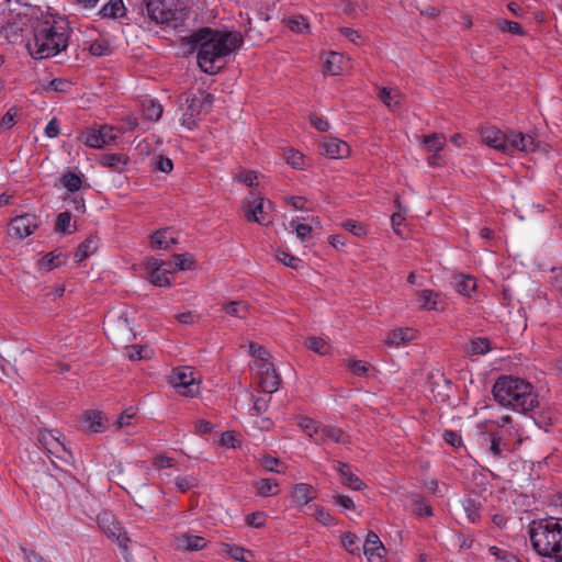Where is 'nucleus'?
I'll return each instance as SVG.
<instances>
[{
	"mask_svg": "<svg viewBox=\"0 0 562 562\" xmlns=\"http://www.w3.org/2000/svg\"><path fill=\"white\" fill-rule=\"evenodd\" d=\"M191 42L199 44L196 57L201 70L214 75L224 67L225 58L243 44V37L239 33L204 27L191 35Z\"/></svg>",
	"mask_w": 562,
	"mask_h": 562,
	"instance_id": "1",
	"label": "nucleus"
},
{
	"mask_svg": "<svg viewBox=\"0 0 562 562\" xmlns=\"http://www.w3.org/2000/svg\"><path fill=\"white\" fill-rule=\"evenodd\" d=\"M492 393L498 404L522 414L533 411L539 405L533 385L517 376H499L493 385Z\"/></svg>",
	"mask_w": 562,
	"mask_h": 562,
	"instance_id": "2",
	"label": "nucleus"
},
{
	"mask_svg": "<svg viewBox=\"0 0 562 562\" xmlns=\"http://www.w3.org/2000/svg\"><path fill=\"white\" fill-rule=\"evenodd\" d=\"M68 44V32L64 23L52 19L38 22L34 26L33 40L27 43L32 57L45 59L64 50Z\"/></svg>",
	"mask_w": 562,
	"mask_h": 562,
	"instance_id": "3",
	"label": "nucleus"
},
{
	"mask_svg": "<svg viewBox=\"0 0 562 562\" xmlns=\"http://www.w3.org/2000/svg\"><path fill=\"white\" fill-rule=\"evenodd\" d=\"M529 536L532 548L540 557L562 562V520L548 518L533 521Z\"/></svg>",
	"mask_w": 562,
	"mask_h": 562,
	"instance_id": "4",
	"label": "nucleus"
},
{
	"mask_svg": "<svg viewBox=\"0 0 562 562\" xmlns=\"http://www.w3.org/2000/svg\"><path fill=\"white\" fill-rule=\"evenodd\" d=\"M148 19L157 25H173L182 20L183 3L180 0H145Z\"/></svg>",
	"mask_w": 562,
	"mask_h": 562,
	"instance_id": "5",
	"label": "nucleus"
},
{
	"mask_svg": "<svg viewBox=\"0 0 562 562\" xmlns=\"http://www.w3.org/2000/svg\"><path fill=\"white\" fill-rule=\"evenodd\" d=\"M213 94L198 90L195 93L186 94L184 102L187 108L182 114L181 123L188 130L196 126L195 117L200 114H206L213 105Z\"/></svg>",
	"mask_w": 562,
	"mask_h": 562,
	"instance_id": "6",
	"label": "nucleus"
},
{
	"mask_svg": "<svg viewBox=\"0 0 562 562\" xmlns=\"http://www.w3.org/2000/svg\"><path fill=\"white\" fill-rule=\"evenodd\" d=\"M106 335L116 341H130L135 338L126 314L108 315L104 319Z\"/></svg>",
	"mask_w": 562,
	"mask_h": 562,
	"instance_id": "7",
	"label": "nucleus"
},
{
	"mask_svg": "<svg viewBox=\"0 0 562 562\" xmlns=\"http://www.w3.org/2000/svg\"><path fill=\"white\" fill-rule=\"evenodd\" d=\"M251 368L257 371L259 385L263 392L272 394L278 391L281 378L269 361H254Z\"/></svg>",
	"mask_w": 562,
	"mask_h": 562,
	"instance_id": "8",
	"label": "nucleus"
},
{
	"mask_svg": "<svg viewBox=\"0 0 562 562\" xmlns=\"http://www.w3.org/2000/svg\"><path fill=\"white\" fill-rule=\"evenodd\" d=\"M170 383L177 389H183L182 394L186 396H194L199 393V384L190 367L175 369L170 375Z\"/></svg>",
	"mask_w": 562,
	"mask_h": 562,
	"instance_id": "9",
	"label": "nucleus"
},
{
	"mask_svg": "<svg viewBox=\"0 0 562 562\" xmlns=\"http://www.w3.org/2000/svg\"><path fill=\"white\" fill-rule=\"evenodd\" d=\"M243 212L247 222H254L260 225H267L266 222V201L263 198L255 196L250 192L249 196L243 202Z\"/></svg>",
	"mask_w": 562,
	"mask_h": 562,
	"instance_id": "10",
	"label": "nucleus"
},
{
	"mask_svg": "<svg viewBox=\"0 0 562 562\" xmlns=\"http://www.w3.org/2000/svg\"><path fill=\"white\" fill-rule=\"evenodd\" d=\"M492 422L485 420L479 425L480 430L485 436L484 440H490V452L493 457H502L504 450L507 449V445L504 439V430H494L492 428Z\"/></svg>",
	"mask_w": 562,
	"mask_h": 562,
	"instance_id": "11",
	"label": "nucleus"
},
{
	"mask_svg": "<svg viewBox=\"0 0 562 562\" xmlns=\"http://www.w3.org/2000/svg\"><path fill=\"white\" fill-rule=\"evenodd\" d=\"M532 136L522 133L510 132L506 134L504 154H512L516 150L532 153L536 150Z\"/></svg>",
	"mask_w": 562,
	"mask_h": 562,
	"instance_id": "12",
	"label": "nucleus"
},
{
	"mask_svg": "<svg viewBox=\"0 0 562 562\" xmlns=\"http://www.w3.org/2000/svg\"><path fill=\"white\" fill-rule=\"evenodd\" d=\"M38 442L47 451L49 456L63 459L61 452L71 457V452L60 441V437L56 436L53 430H42L38 434Z\"/></svg>",
	"mask_w": 562,
	"mask_h": 562,
	"instance_id": "13",
	"label": "nucleus"
},
{
	"mask_svg": "<svg viewBox=\"0 0 562 562\" xmlns=\"http://www.w3.org/2000/svg\"><path fill=\"white\" fill-rule=\"evenodd\" d=\"M10 226L16 237L25 238L36 231L38 227V220L36 215L25 213L14 217L11 221Z\"/></svg>",
	"mask_w": 562,
	"mask_h": 562,
	"instance_id": "14",
	"label": "nucleus"
},
{
	"mask_svg": "<svg viewBox=\"0 0 562 562\" xmlns=\"http://www.w3.org/2000/svg\"><path fill=\"white\" fill-rule=\"evenodd\" d=\"M112 132V127L106 125L100 128H91L86 133L85 144L93 148H101L114 139Z\"/></svg>",
	"mask_w": 562,
	"mask_h": 562,
	"instance_id": "15",
	"label": "nucleus"
},
{
	"mask_svg": "<svg viewBox=\"0 0 562 562\" xmlns=\"http://www.w3.org/2000/svg\"><path fill=\"white\" fill-rule=\"evenodd\" d=\"M319 151L333 159L344 158L349 155V146L335 137L324 138L319 143Z\"/></svg>",
	"mask_w": 562,
	"mask_h": 562,
	"instance_id": "16",
	"label": "nucleus"
},
{
	"mask_svg": "<svg viewBox=\"0 0 562 562\" xmlns=\"http://www.w3.org/2000/svg\"><path fill=\"white\" fill-rule=\"evenodd\" d=\"M316 443L334 441L337 443L346 445L349 442V436H347L342 429L333 426H319L317 436L314 438Z\"/></svg>",
	"mask_w": 562,
	"mask_h": 562,
	"instance_id": "17",
	"label": "nucleus"
},
{
	"mask_svg": "<svg viewBox=\"0 0 562 562\" xmlns=\"http://www.w3.org/2000/svg\"><path fill=\"white\" fill-rule=\"evenodd\" d=\"M481 137L485 145L498 150L504 151L506 133L495 126H487L482 128Z\"/></svg>",
	"mask_w": 562,
	"mask_h": 562,
	"instance_id": "18",
	"label": "nucleus"
},
{
	"mask_svg": "<svg viewBox=\"0 0 562 562\" xmlns=\"http://www.w3.org/2000/svg\"><path fill=\"white\" fill-rule=\"evenodd\" d=\"M336 469L340 474V480L344 485L355 491H361L364 487V483L350 471L347 463L339 461L337 462Z\"/></svg>",
	"mask_w": 562,
	"mask_h": 562,
	"instance_id": "19",
	"label": "nucleus"
},
{
	"mask_svg": "<svg viewBox=\"0 0 562 562\" xmlns=\"http://www.w3.org/2000/svg\"><path fill=\"white\" fill-rule=\"evenodd\" d=\"M291 495L297 504L306 505L315 498V491L312 485L300 483L293 487Z\"/></svg>",
	"mask_w": 562,
	"mask_h": 562,
	"instance_id": "20",
	"label": "nucleus"
},
{
	"mask_svg": "<svg viewBox=\"0 0 562 562\" xmlns=\"http://www.w3.org/2000/svg\"><path fill=\"white\" fill-rule=\"evenodd\" d=\"M151 246L158 249H169L171 245L177 243V239L171 236L169 228H164L155 232L150 237Z\"/></svg>",
	"mask_w": 562,
	"mask_h": 562,
	"instance_id": "21",
	"label": "nucleus"
},
{
	"mask_svg": "<svg viewBox=\"0 0 562 562\" xmlns=\"http://www.w3.org/2000/svg\"><path fill=\"white\" fill-rule=\"evenodd\" d=\"M98 14L101 18L106 19H116L123 16L125 14L123 0H109V2L100 9Z\"/></svg>",
	"mask_w": 562,
	"mask_h": 562,
	"instance_id": "22",
	"label": "nucleus"
},
{
	"mask_svg": "<svg viewBox=\"0 0 562 562\" xmlns=\"http://www.w3.org/2000/svg\"><path fill=\"white\" fill-rule=\"evenodd\" d=\"M223 311L228 315L245 319L249 315V305L245 301H231L222 304Z\"/></svg>",
	"mask_w": 562,
	"mask_h": 562,
	"instance_id": "23",
	"label": "nucleus"
},
{
	"mask_svg": "<svg viewBox=\"0 0 562 562\" xmlns=\"http://www.w3.org/2000/svg\"><path fill=\"white\" fill-rule=\"evenodd\" d=\"M98 237L97 236H88L79 246L75 254V259L77 262H80L88 258L90 255H93L98 249Z\"/></svg>",
	"mask_w": 562,
	"mask_h": 562,
	"instance_id": "24",
	"label": "nucleus"
},
{
	"mask_svg": "<svg viewBox=\"0 0 562 562\" xmlns=\"http://www.w3.org/2000/svg\"><path fill=\"white\" fill-rule=\"evenodd\" d=\"M101 164L114 172H122L127 164V157L122 154H106L102 157Z\"/></svg>",
	"mask_w": 562,
	"mask_h": 562,
	"instance_id": "25",
	"label": "nucleus"
},
{
	"mask_svg": "<svg viewBox=\"0 0 562 562\" xmlns=\"http://www.w3.org/2000/svg\"><path fill=\"white\" fill-rule=\"evenodd\" d=\"M453 286L458 293L470 296L476 289V282L470 276L458 274L453 278Z\"/></svg>",
	"mask_w": 562,
	"mask_h": 562,
	"instance_id": "26",
	"label": "nucleus"
},
{
	"mask_svg": "<svg viewBox=\"0 0 562 562\" xmlns=\"http://www.w3.org/2000/svg\"><path fill=\"white\" fill-rule=\"evenodd\" d=\"M344 61L345 57L341 54L331 52L324 64V72L330 76L339 75L342 70Z\"/></svg>",
	"mask_w": 562,
	"mask_h": 562,
	"instance_id": "27",
	"label": "nucleus"
},
{
	"mask_svg": "<svg viewBox=\"0 0 562 562\" xmlns=\"http://www.w3.org/2000/svg\"><path fill=\"white\" fill-rule=\"evenodd\" d=\"M65 261V257L61 251H52L44 256L40 261L38 266L41 269L52 270L59 267Z\"/></svg>",
	"mask_w": 562,
	"mask_h": 562,
	"instance_id": "28",
	"label": "nucleus"
},
{
	"mask_svg": "<svg viewBox=\"0 0 562 562\" xmlns=\"http://www.w3.org/2000/svg\"><path fill=\"white\" fill-rule=\"evenodd\" d=\"M413 339L412 330L408 328H398L392 330L387 338L385 339V344L389 346H398L402 342L408 341Z\"/></svg>",
	"mask_w": 562,
	"mask_h": 562,
	"instance_id": "29",
	"label": "nucleus"
},
{
	"mask_svg": "<svg viewBox=\"0 0 562 562\" xmlns=\"http://www.w3.org/2000/svg\"><path fill=\"white\" fill-rule=\"evenodd\" d=\"M379 99L391 110H395L401 105V94L398 91L382 88L379 91Z\"/></svg>",
	"mask_w": 562,
	"mask_h": 562,
	"instance_id": "30",
	"label": "nucleus"
},
{
	"mask_svg": "<svg viewBox=\"0 0 562 562\" xmlns=\"http://www.w3.org/2000/svg\"><path fill=\"white\" fill-rule=\"evenodd\" d=\"M344 364L353 375L357 376H368L371 368L369 363L353 358L346 359Z\"/></svg>",
	"mask_w": 562,
	"mask_h": 562,
	"instance_id": "31",
	"label": "nucleus"
},
{
	"mask_svg": "<svg viewBox=\"0 0 562 562\" xmlns=\"http://www.w3.org/2000/svg\"><path fill=\"white\" fill-rule=\"evenodd\" d=\"M144 116L150 121H158L162 115V106L160 103L151 99L143 101Z\"/></svg>",
	"mask_w": 562,
	"mask_h": 562,
	"instance_id": "32",
	"label": "nucleus"
},
{
	"mask_svg": "<svg viewBox=\"0 0 562 562\" xmlns=\"http://www.w3.org/2000/svg\"><path fill=\"white\" fill-rule=\"evenodd\" d=\"M423 144L425 145L427 150L438 153L445 147L446 137L442 134L434 133L424 136Z\"/></svg>",
	"mask_w": 562,
	"mask_h": 562,
	"instance_id": "33",
	"label": "nucleus"
},
{
	"mask_svg": "<svg viewBox=\"0 0 562 562\" xmlns=\"http://www.w3.org/2000/svg\"><path fill=\"white\" fill-rule=\"evenodd\" d=\"M438 294L431 290H423L419 292L418 302L420 308L431 311L437 310V301Z\"/></svg>",
	"mask_w": 562,
	"mask_h": 562,
	"instance_id": "34",
	"label": "nucleus"
},
{
	"mask_svg": "<svg viewBox=\"0 0 562 562\" xmlns=\"http://www.w3.org/2000/svg\"><path fill=\"white\" fill-rule=\"evenodd\" d=\"M363 553L366 554L368 562H384L385 548L382 542L372 547H363Z\"/></svg>",
	"mask_w": 562,
	"mask_h": 562,
	"instance_id": "35",
	"label": "nucleus"
},
{
	"mask_svg": "<svg viewBox=\"0 0 562 562\" xmlns=\"http://www.w3.org/2000/svg\"><path fill=\"white\" fill-rule=\"evenodd\" d=\"M83 420L91 431H93V432L102 431L103 423H102V414L100 412H86L83 415Z\"/></svg>",
	"mask_w": 562,
	"mask_h": 562,
	"instance_id": "36",
	"label": "nucleus"
},
{
	"mask_svg": "<svg viewBox=\"0 0 562 562\" xmlns=\"http://www.w3.org/2000/svg\"><path fill=\"white\" fill-rule=\"evenodd\" d=\"M181 542L187 550L198 551L203 549L206 546V541L203 537L200 536H191V535H182Z\"/></svg>",
	"mask_w": 562,
	"mask_h": 562,
	"instance_id": "37",
	"label": "nucleus"
},
{
	"mask_svg": "<svg viewBox=\"0 0 562 562\" xmlns=\"http://www.w3.org/2000/svg\"><path fill=\"white\" fill-rule=\"evenodd\" d=\"M223 551L236 561L248 562L247 555L252 557V553L241 547L231 546L225 543Z\"/></svg>",
	"mask_w": 562,
	"mask_h": 562,
	"instance_id": "38",
	"label": "nucleus"
},
{
	"mask_svg": "<svg viewBox=\"0 0 562 562\" xmlns=\"http://www.w3.org/2000/svg\"><path fill=\"white\" fill-rule=\"evenodd\" d=\"M173 263H175V268L178 269V270H191L194 268V257L189 254V252H186V254H177V255H173Z\"/></svg>",
	"mask_w": 562,
	"mask_h": 562,
	"instance_id": "39",
	"label": "nucleus"
},
{
	"mask_svg": "<svg viewBox=\"0 0 562 562\" xmlns=\"http://www.w3.org/2000/svg\"><path fill=\"white\" fill-rule=\"evenodd\" d=\"M462 507L467 514L469 521L475 522L480 518L479 510L480 504L475 502L473 498H464L462 501Z\"/></svg>",
	"mask_w": 562,
	"mask_h": 562,
	"instance_id": "40",
	"label": "nucleus"
},
{
	"mask_svg": "<svg viewBox=\"0 0 562 562\" xmlns=\"http://www.w3.org/2000/svg\"><path fill=\"white\" fill-rule=\"evenodd\" d=\"M491 350V342L485 337H479L471 340L470 350L471 355H485Z\"/></svg>",
	"mask_w": 562,
	"mask_h": 562,
	"instance_id": "41",
	"label": "nucleus"
},
{
	"mask_svg": "<svg viewBox=\"0 0 562 562\" xmlns=\"http://www.w3.org/2000/svg\"><path fill=\"white\" fill-rule=\"evenodd\" d=\"M344 548L351 554L360 552V539L352 532H345L341 537Z\"/></svg>",
	"mask_w": 562,
	"mask_h": 562,
	"instance_id": "42",
	"label": "nucleus"
},
{
	"mask_svg": "<svg viewBox=\"0 0 562 562\" xmlns=\"http://www.w3.org/2000/svg\"><path fill=\"white\" fill-rule=\"evenodd\" d=\"M63 184L70 192H76L81 188V177L75 172L68 171L63 176Z\"/></svg>",
	"mask_w": 562,
	"mask_h": 562,
	"instance_id": "43",
	"label": "nucleus"
},
{
	"mask_svg": "<svg viewBox=\"0 0 562 562\" xmlns=\"http://www.w3.org/2000/svg\"><path fill=\"white\" fill-rule=\"evenodd\" d=\"M277 486H278V483L270 479H261L256 484L258 494L261 496H269V495L278 494L277 490L273 491V488H276Z\"/></svg>",
	"mask_w": 562,
	"mask_h": 562,
	"instance_id": "44",
	"label": "nucleus"
},
{
	"mask_svg": "<svg viewBox=\"0 0 562 562\" xmlns=\"http://www.w3.org/2000/svg\"><path fill=\"white\" fill-rule=\"evenodd\" d=\"M412 504L415 508V512L419 516H431L432 510L431 507L427 504V502L418 494L412 496Z\"/></svg>",
	"mask_w": 562,
	"mask_h": 562,
	"instance_id": "45",
	"label": "nucleus"
},
{
	"mask_svg": "<svg viewBox=\"0 0 562 562\" xmlns=\"http://www.w3.org/2000/svg\"><path fill=\"white\" fill-rule=\"evenodd\" d=\"M495 24L503 32H508L515 35L524 34L521 25L517 22L498 19L496 20Z\"/></svg>",
	"mask_w": 562,
	"mask_h": 562,
	"instance_id": "46",
	"label": "nucleus"
},
{
	"mask_svg": "<svg viewBox=\"0 0 562 562\" xmlns=\"http://www.w3.org/2000/svg\"><path fill=\"white\" fill-rule=\"evenodd\" d=\"M70 225H71V213L70 212H61L58 214L56 218L55 229L61 234H70Z\"/></svg>",
	"mask_w": 562,
	"mask_h": 562,
	"instance_id": "47",
	"label": "nucleus"
},
{
	"mask_svg": "<svg viewBox=\"0 0 562 562\" xmlns=\"http://www.w3.org/2000/svg\"><path fill=\"white\" fill-rule=\"evenodd\" d=\"M89 52L93 56H106L111 53L110 44L106 40H95L90 44Z\"/></svg>",
	"mask_w": 562,
	"mask_h": 562,
	"instance_id": "48",
	"label": "nucleus"
},
{
	"mask_svg": "<svg viewBox=\"0 0 562 562\" xmlns=\"http://www.w3.org/2000/svg\"><path fill=\"white\" fill-rule=\"evenodd\" d=\"M261 465L266 470H268L270 472H276V473H283L284 469H285V467L279 459L270 457V456H266L261 459Z\"/></svg>",
	"mask_w": 562,
	"mask_h": 562,
	"instance_id": "49",
	"label": "nucleus"
},
{
	"mask_svg": "<svg viewBox=\"0 0 562 562\" xmlns=\"http://www.w3.org/2000/svg\"><path fill=\"white\" fill-rule=\"evenodd\" d=\"M488 551L492 555L496 557L499 562H520L516 555L498 547H490Z\"/></svg>",
	"mask_w": 562,
	"mask_h": 562,
	"instance_id": "50",
	"label": "nucleus"
},
{
	"mask_svg": "<svg viewBox=\"0 0 562 562\" xmlns=\"http://www.w3.org/2000/svg\"><path fill=\"white\" fill-rule=\"evenodd\" d=\"M289 27L296 33H303L304 31L308 30V22L307 20L302 15H295L288 20Z\"/></svg>",
	"mask_w": 562,
	"mask_h": 562,
	"instance_id": "51",
	"label": "nucleus"
},
{
	"mask_svg": "<svg viewBox=\"0 0 562 562\" xmlns=\"http://www.w3.org/2000/svg\"><path fill=\"white\" fill-rule=\"evenodd\" d=\"M312 516L324 526H331L334 522V517L324 507L317 505L314 506Z\"/></svg>",
	"mask_w": 562,
	"mask_h": 562,
	"instance_id": "52",
	"label": "nucleus"
},
{
	"mask_svg": "<svg viewBox=\"0 0 562 562\" xmlns=\"http://www.w3.org/2000/svg\"><path fill=\"white\" fill-rule=\"evenodd\" d=\"M277 259L283 262L285 266L293 268L295 270L302 267V260L297 257H294L285 251H279L277 254Z\"/></svg>",
	"mask_w": 562,
	"mask_h": 562,
	"instance_id": "53",
	"label": "nucleus"
},
{
	"mask_svg": "<svg viewBox=\"0 0 562 562\" xmlns=\"http://www.w3.org/2000/svg\"><path fill=\"white\" fill-rule=\"evenodd\" d=\"M168 269L162 268L161 270H158L157 273H150L148 274L149 281L157 286H168L170 285V280L168 278Z\"/></svg>",
	"mask_w": 562,
	"mask_h": 562,
	"instance_id": "54",
	"label": "nucleus"
},
{
	"mask_svg": "<svg viewBox=\"0 0 562 562\" xmlns=\"http://www.w3.org/2000/svg\"><path fill=\"white\" fill-rule=\"evenodd\" d=\"M284 159L293 168L300 169L303 167V155L293 148H290L284 153Z\"/></svg>",
	"mask_w": 562,
	"mask_h": 562,
	"instance_id": "55",
	"label": "nucleus"
},
{
	"mask_svg": "<svg viewBox=\"0 0 562 562\" xmlns=\"http://www.w3.org/2000/svg\"><path fill=\"white\" fill-rule=\"evenodd\" d=\"M299 426L313 439L317 436V430L321 425L311 418L301 417L299 422Z\"/></svg>",
	"mask_w": 562,
	"mask_h": 562,
	"instance_id": "56",
	"label": "nucleus"
},
{
	"mask_svg": "<svg viewBox=\"0 0 562 562\" xmlns=\"http://www.w3.org/2000/svg\"><path fill=\"white\" fill-rule=\"evenodd\" d=\"M236 181L245 183L248 187L256 186V181L258 179L257 172L252 170H243L238 172L235 178Z\"/></svg>",
	"mask_w": 562,
	"mask_h": 562,
	"instance_id": "57",
	"label": "nucleus"
},
{
	"mask_svg": "<svg viewBox=\"0 0 562 562\" xmlns=\"http://www.w3.org/2000/svg\"><path fill=\"white\" fill-rule=\"evenodd\" d=\"M306 345H307L308 349H311L314 352L322 355V356L326 355L328 351L326 342L322 338H318V337L308 338L306 341Z\"/></svg>",
	"mask_w": 562,
	"mask_h": 562,
	"instance_id": "58",
	"label": "nucleus"
},
{
	"mask_svg": "<svg viewBox=\"0 0 562 562\" xmlns=\"http://www.w3.org/2000/svg\"><path fill=\"white\" fill-rule=\"evenodd\" d=\"M176 485L182 493L198 486V479L194 476H179L176 479Z\"/></svg>",
	"mask_w": 562,
	"mask_h": 562,
	"instance_id": "59",
	"label": "nucleus"
},
{
	"mask_svg": "<svg viewBox=\"0 0 562 562\" xmlns=\"http://www.w3.org/2000/svg\"><path fill=\"white\" fill-rule=\"evenodd\" d=\"M154 167L161 172L169 173L173 169V164L170 158L159 155L154 157Z\"/></svg>",
	"mask_w": 562,
	"mask_h": 562,
	"instance_id": "60",
	"label": "nucleus"
},
{
	"mask_svg": "<svg viewBox=\"0 0 562 562\" xmlns=\"http://www.w3.org/2000/svg\"><path fill=\"white\" fill-rule=\"evenodd\" d=\"M19 110L13 106L10 108L5 114L2 116L0 122V127L3 130H9L15 124V117L18 116Z\"/></svg>",
	"mask_w": 562,
	"mask_h": 562,
	"instance_id": "61",
	"label": "nucleus"
},
{
	"mask_svg": "<svg viewBox=\"0 0 562 562\" xmlns=\"http://www.w3.org/2000/svg\"><path fill=\"white\" fill-rule=\"evenodd\" d=\"M246 522L254 528H260L266 524V514L263 512H255L246 516Z\"/></svg>",
	"mask_w": 562,
	"mask_h": 562,
	"instance_id": "62",
	"label": "nucleus"
},
{
	"mask_svg": "<svg viewBox=\"0 0 562 562\" xmlns=\"http://www.w3.org/2000/svg\"><path fill=\"white\" fill-rule=\"evenodd\" d=\"M249 352L256 358L255 361H268L270 356L265 347L255 342L249 344Z\"/></svg>",
	"mask_w": 562,
	"mask_h": 562,
	"instance_id": "63",
	"label": "nucleus"
},
{
	"mask_svg": "<svg viewBox=\"0 0 562 562\" xmlns=\"http://www.w3.org/2000/svg\"><path fill=\"white\" fill-rule=\"evenodd\" d=\"M70 87V82L65 80V79H60V78H55L53 79L47 87H45V90H54V91H57V92H66L68 90V88Z\"/></svg>",
	"mask_w": 562,
	"mask_h": 562,
	"instance_id": "64",
	"label": "nucleus"
}]
</instances>
